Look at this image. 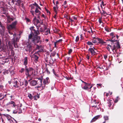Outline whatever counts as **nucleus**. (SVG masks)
Wrapping results in <instances>:
<instances>
[{"label":"nucleus","instance_id":"57","mask_svg":"<svg viewBox=\"0 0 123 123\" xmlns=\"http://www.w3.org/2000/svg\"><path fill=\"white\" fill-rule=\"evenodd\" d=\"M72 19V18L71 19L70 18V19H69V20H70L71 22V23H72L73 22H75V21L74 20Z\"/></svg>","mask_w":123,"mask_h":123},{"label":"nucleus","instance_id":"15","mask_svg":"<svg viewBox=\"0 0 123 123\" xmlns=\"http://www.w3.org/2000/svg\"><path fill=\"white\" fill-rule=\"evenodd\" d=\"M37 29V30H35L33 31L32 33L33 34V36H37L39 34V32L38 31V29Z\"/></svg>","mask_w":123,"mask_h":123},{"label":"nucleus","instance_id":"4","mask_svg":"<svg viewBox=\"0 0 123 123\" xmlns=\"http://www.w3.org/2000/svg\"><path fill=\"white\" fill-rule=\"evenodd\" d=\"M113 46L109 45L111 48L113 52H115L117 50V49L120 48V46L118 42H116L115 43H113Z\"/></svg>","mask_w":123,"mask_h":123},{"label":"nucleus","instance_id":"58","mask_svg":"<svg viewBox=\"0 0 123 123\" xmlns=\"http://www.w3.org/2000/svg\"><path fill=\"white\" fill-rule=\"evenodd\" d=\"M27 84H28V82H27V81L26 80H25V86H27Z\"/></svg>","mask_w":123,"mask_h":123},{"label":"nucleus","instance_id":"1","mask_svg":"<svg viewBox=\"0 0 123 123\" xmlns=\"http://www.w3.org/2000/svg\"><path fill=\"white\" fill-rule=\"evenodd\" d=\"M38 84L39 85L37 86V88H42V89L45 88V85L48 84L49 82V80L48 77H46L45 79H43V77L41 78H38Z\"/></svg>","mask_w":123,"mask_h":123},{"label":"nucleus","instance_id":"16","mask_svg":"<svg viewBox=\"0 0 123 123\" xmlns=\"http://www.w3.org/2000/svg\"><path fill=\"white\" fill-rule=\"evenodd\" d=\"M100 115H98L95 117L91 121V122L92 123L96 121L100 117Z\"/></svg>","mask_w":123,"mask_h":123},{"label":"nucleus","instance_id":"20","mask_svg":"<svg viewBox=\"0 0 123 123\" xmlns=\"http://www.w3.org/2000/svg\"><path fill=\"white\" fill-rule=\"evenodd\" d=\"M107 101V103L108 104V106L109 107H110L113 104L112 101L110 99L108 100Z\"/></svg>","mask_w":123,"mask_h":123},{"label":"nucleus","instance_id":"13","mask_svg":"<svg viewBox=\"0 0 123 123\" xmlns=\"http://www.w3.org/2000/svg\"><path fill=\"white\" fill-rule=\"evenodd\" d=\"M38 80L37 81H36L35 80H32L30 83L31 85L33 86H34L37 84V86H38V85H39V84L38 83V82H39V81L38 82Z\"/></svg>","mask_w":123,"mask_h":123},{"label":"nucleus","instance_id":"39","mask_svg":"<svg viewBox=\"0 0 123 123\" xmlns=\"http://www.w3.org/2000/svg\"><path fill=\"white\" fill-rule=\"evenodd\" d=\"M25 71V69L24 68H22L19 71V72L21 73H23Z\"/></svg>","mask_w":123,"mask_h":123},{"label":"nucleus","instance_id":"64","mask_svg":"<svg viewBox=\"0 0 123 123\" xmlns=\"http://www.w3.org/2000/svg\"><path fill=\"white\" fill-rule=\"evenodd\" d=\"M36 96H37V99L39 98L40 96H39V95H38L37 94H36Z\"/></svg>","mask_w":123,"mask_h":123},{"label":"nucleus","instance_id":"8","mask_svg":"<svg viewBox=\"0 0 123 123\" xmlns=\"http://www.w3.org/2000/svg\"><path fill=\"white\" fill-rule=\"evenodd\" d=\"M12 81L15 85H14V86L16 88H18L19 87V83L18 82H20V80L18 79L17 78H14L12 80Z\"/></svg>","mask_w":123,"mask_h":123},{"label":"nucleus","instance_id":"28","mask_svg":"<svg viewBox=\"0 0 123 123\" xmlns=\"http://www.w3.org/2000/svg\"><path fill=\"white\" fill-rule=\"evenodd\" d=\"M39 22H40L38 19H37L36 20L35 23H36V24L37 25H35L36 26V27H37V29H39V26H37V24L38 23H39Z\"/></svg>","mask_w":123,"mask_h":123},{"label":"nucleus","instance_id":"44","mask_svg":"<svg viewBox=\"0 0 123 123\" xmlns=\"http://www.w3.org/2000/svg\"><path fill=\"white\" fill-rule=\"evenodd\" d=\"M72 18L73 19L74 21L77 20V17L75 16H73Z\"/></svg>","mask_w":123,"mask_h":123},{"label":"nucleus","instance_id":"38","mask_svg":"<svg viewBox=\"0 0 123 123\" xmlns=\"http://www.w3.org/2000/svg\"><path fill=\"white\" fill-rule=\"evenodd\" d=\"M82 88L85 90H87L88 88V87L86 85H85L84 87H82Z\"/></svg>","mask_w":123,"mask_h":123},{"label":"nucleus","instance_id":"47","mask_svg":"<svg viewBox=\"0 0 123 123\" xmlns=\"http://www.w3.org/2000/svg\"><path fill=\"white\" fill-rule=\"evenodd\" d=\"M7 18L8 19H10L12 21H13V19L12 18H10L9 16H7Z\"/></svg>","mask_w":123,"mask_h":123},{"label":"nucleus","instance_id":"36","mask_svg":"<svg viewBox=\"0 0 123 123\" xmlns=\"http://www.w3.org/2000/svg\"><path fill=\"white\" fill-rule=\"evenodd\" d=\"M37 19H36V17L34 16V18L33 20V23L35 25H37L35 23Z\"/></svg>","mask_w":123,"mask_h":123},{"label":"nucleus","instance_id":"49","mask_svg":"<svg viewBox=\"0 0 123 123\" xmlns=\"http://www.w3.org/2000/svg\"><path fill=\"white\" fill-rule=\"evenodd\" d=\"M67 80H72L73 79V77H65Z\"/></svg>","mask_w":123,"mask_h":123},{"label":"nucleus","instance_id":"42","mask_svg":"<svg viewBox=\"0 0 123 123\" xmlns=\"http://www.w3.org/2000/svg\"><path fill=\"white\" fill-rule=\"evenodd\" d=\"M34 4H33L32 5H30V7H31V9H33L35 8V7L34 6Z\"/></svg>","mask_w":123,"mask_h":123},{"label":"nucleus","instance_id":"2","mask_svg":"<svg viewBox=\"0 0 123 123\" xmlns=\"http://www.w3.org/2000/svg\"><path fill=\"white\" fill-rule=\"evenodd\" d=\"M29 41H31L35 44L41 42V41L40 40V37L39 36H33V37L32 34L31 33L29 35Z\"/></svg>","mask_w":123,"mask_h":123},{"label":"nucleus","instance_id":"41","mask_svg":"<svg viewBox=\"0 0 123 123\" xmlns=\"http://www.w3.org/2000/svg\"><path fill=\"white\" fill-rule=\"evenodd\" d=\"M2 115L0 113V122L1 121V119L2 120V122H3V120L2 118Z\"/></svg>","mask_w":123,"mask_h":123},{"label":"nucleus","instance_id":"24","mask_svg":"<svg viewBox=\"0 0 123 123\" xmlns=\"http://www.w3.org/2000/svg\"><path fill=\"white\" fill-rule=\"evenodd\" d=\"M6 95H5L2 93H0V100H1L3 99L5 97H6Z\"/></svg>","mask_w":123,"mask_h":123},{"label":"nucleus","instance_id":"27","mask_svg":"<svg viewBox=\"0 0 123 123\" xmlns=\"http://www.w3.org/2000/svg\"><path fill=\"white\" fill-rule=\"evenodd\" d=\"M62 41V39H59L56 42L54 43V47H57L56 44L60 42H61Z\"/></svg>","mask_w":123,"mask_h":123},{"label":"nucleus","instance_id":"46","mask_svg":"<svg viewBox=\"0 0 123 123\" xmlns=\"http://www.w3.org/2000/svg\"><path fill=\"white\" fill-rule=\"evenodd\" d=\"M102 20V18H99L98 19V21L99 22L100 24H101L102 23V22L101 21Z\"/></svg>","mask_w":123,"mask_h":123},{"label":"nucleus","instance_id":"21","mask_svg":"<svg viewBox=\"0 0 123 123\" xmlns=\"http://www.w3.org/2000/svg\"><path fill=\"white\" fill-rule=\"evenodd\" d=\"M60 31L59 29L56 28H55V30H54V33H58L60 37H61V35L60 34Z\"/></svg>","mask_w":123,"mask_h":123},{"label":"nucleus","instance_id":"12","mask_svg":"<svg viewBox=\"0 0 123 123\" xmlns=\"http://www.w3.org/2000/svg\"><path fill=\"white\" fill-rule=\"evenodd\" d=\"M12 105L11 106L12 107H14L16 106V105L15 103L12 101H11L10 102L7 103L6 105V106L7 107L8 106Z\"/></svg>","mask_w":123,"mask_h":123},{"label":"nucleus","instance_id":"34","mask_svg":"<svg viewBox=\"0 0 123 123\" xmlns=\"http://www.w3.org/2000/svg\"><path fill=\"white\" fill-rule=\"evenodd\" d=\"M28 97H29L30 99L31 100L33 98V96H32L30 93H29L28 94Z\"/></svg>","mask_w":123,"mask_h":123},{"label":"nucleus","instance_id":"9","mask_svg":"<svg viewBox=\"0 0 123 123\" xmlns=\"http://www.w3.org/2000/svg\"><path fill=\"white\" fill-rule=\"evenodd\" d=\"M89 53L91 54V55H93L96 54L97 50L94 47L90 48L88 50Z\"/></svg>","mask_w":123,"mask_h":123},{"label":"nucleus","instance_id":"7","mask_svg":"<svg viewBox=\"0 0 123 123\" xmlns=\"http://www.w3.org/2000/svg\"><path fill=\"white\" fill-rule=\"evenodd\" d=\"M12 81L15 85H14V86L16 88H18L19 87V83L18 82H20V80L18 79L17 78H14L12 80Z\"/></svg>","mask_w":123,"mask_h":123},{"label":"nucleus","instance_id":"56","mask_svg":"<svg viewBox=\"0 0 123 123\" xmlns=\"http://www.w3.org/2000/svg\"><path fill=\"white\" fill-rule=\"evenodd\" d=\"M46 71L47 73L48 74H50V72L47 68L46 69Z\"/></svg>","mask_w":123,"mask_h":123},{"label":"nucleus","instance_id":"62","mask_svg":"<svg viewBox=\"0 0 123 123\" xmlns=\"http://www.w3.org/2000/svg\"><path fill=\"white\" fill-rule=\"evenodd\" d=\"M26 21L27 22H29L30 21V20L28 18H26Z\"/></svg>","mask_w":123,"mask_h":123},{"label":"nucleus","instance_id":"55","mask_svg":"<svg viewBox=\"0 0 123 123\" xmlns=\"http://www.w3.org/2000/svg\"><path fill=\"white\" fill-rule=\"evenodd\" d=\"M104 57L105 59L106 60L107 58V55H104Z\"/></svg>","mask_w":123,"mask_h":123},{"label":"nucleus","instance_id":"30","mask_svg":"<svg viewBox=\"0 0 123 123\" xmlns=\"http://www.w3.org/2000/svg\"><path fill=\"white\" fill-rule=\"evenodd\" d=\"M56 8L55 7H54V12L56 13V14L57 12L56 11V10L58 8L57 7V5L58 4V1H57L56 2Z\"/></svg>","mask_w":123,"mask_h":123},{"label":"nucleus","instance_id":"63","mask_svg":"<svg viewBox=\"0 0 123 123\" xmlns=\"http://www.w3.org/2000/svg\"><path fill=\"white\" fill-rule=\"evenodd\" d=\"M17 113V111H13V113L14 114H16Z\"/></svg>","mask_w":123,"mask_h":123},{"label":"nucleus","instance_id":"25","mask_svg":"<svg viewBox=\"0 0 123 123\" xmlns=\"http://www.w3.org/2000/svg\"><path fill=\"white\" fill-rule=\"evenodd\" d=\"M64 18H66L67 19H70V16L67 14H65L64 15Z\"/></svg>","mask_w":123,"mask_h":123},{"label":"nucleus","instance_id":"11","mask_svg":"<svg viewBox=\"0 0 123 123\" xmlns=\"http://www.w3.org/2000/svg\"><path fill=\"white\" fill-rule=\"evenodd\" d=\"M0 27L1 28V30H0V33L1 35H3L4 32L5 31V28L4 26L1 23L0 21Z\"/></svg>","mask_w":123,"mask_h":123},{"label":"nucleus","instance_id":"3","mask_svg":"<svg viewBox=\"0 0 123 123\" xmlns=\"http://www.w3.org/2000/svg\"><path fill=\"white\" fill-rule=\"evenodd\" d=\"M0 6L2 8L1 10L3 11V12L1 11V13L7 15V13H6L5 12L7 10L8 8L7 5L4 3L3 2L1 1L0 2Z\"/></svg>","mask_w":123,"mask_h":123},{"label":"nucleus","instance_id":"23","mask_svg":"<svg viewBox=\"0 0 123 123\" xmlns=\"http://www.w3.org/2000/svg\"><path fill=\"white\" fill-rule=\"evenodd\" d=\"M32 57L34 59L35 61L37 62L38 61V57L35 55H33L32 56Z\"/></svg>","mask_w":123,"mask_h":123},{"label":"nucleus","instance_id":"14","mask_svg":"<svg viewBox=\"0 0 123 123\" xmlns=\"http://www.w3.org/2000/svg\"><path fill=\"white\" fill-rule=\"evenodd\" d=\"M35 14L37 15L38 18L39 19L40 17V15L41 12L38 10V8L36 7L35 10Z\"/></svg>","mask_w":123,"mask_h":123},{"label":"nucleus","instance_id":"52","mask_svg":"<svg viewBox=\"0 0 123 123\" xmlns=\"http://www.w3.org/2000/svg\"><path fill=\"white\" fill-rule=\"evenodd\" d=\"M34 27L33 26V27H31L30 28V29L31 30V31L32 32V31H33V30H35V29H34Z\"/></svg>","mask_w":123,"mask_h":123},{"label":"nucleus","instance_id":"10","mask_svg":"<svg viewBox=\"0 0 123 123\" xmlns=\"http://www.w3.org/2000/svg\"><path fill=\"white\" fill-rule=\"evenodd\" d=\"M17 23V21H15L14 22L12 23L11 25H10L8 26L7 28L8 29L10 30L15 28Z\"/></svg>","mask_w":123,"mask_h":123},{"label":"nucleus","instance_id":"53","mask_svg":"<svg viewBox=\"0 0 123 123\" xmlns=\"http://www.w3.org/2000/svg\"><path fill=\"white\" fill-rule=\"evenodd\" d=\"M33 98H34V100H37V99L36 95L33 96Z\"/></svg>","mask_w":123,"mask_h":123},{"label":"nucleus","instance_id":"33","mask_svg":"<svg viewBox=\"0 0 123 123\" xmlns=\"http://www.w3.org/2000/svg\"><path fill=\"white\" fill-rule=\"evenodd\" d=\"M87 43L88 45H90V47L92 46V45H93V43L92 42H91L88 41L87 42Z\"/></svg>","mask_w":123,"mask_h":123},{"label":"nucleus","instance_id":"54","mask_svg":"<svg viewBox=\"0 0 123 123\" xmlns=\"http://www.w3.org/2000/svg\"><path fill=\"white\" fill-rule=\"evenodd\" d=\"M72 50L71 49H70L68 51V53L69 54H70L72 52Z\"/></svg>","mask_w":123,"mask_h":123},{"label":"nucleus","instance_id":"48","mask_svg":"<svg viewBox=\"0 0 123 123\" xmlns=\"http://www.w3.org/2000/svg\"><path fill=\"white\" fill-rule=\"evenodd\" d=\"M8 72L9 71L8 70H6L4 72H3V73L4 74H7Z\"/></svg>","mask_w":123,"mask_h":123},{"label":"nucleus","instance_id":"26","mask_svg":"<svg viewBox=\"0 0 123 123\" xmlns=\"http://www.w3.org/2000/svg\"><path fill=\"white\" fill-rule=\"evenodd\" d=\"M92 42L93 43H98V38H93L92 40Z\"/></svg>","mask_w":123,"mask_h":123},{"label":"nucleus","instance_id":"59","mask_svg":"<svg viewBox=\"0 0 123 123\" xmlns=\"http://www.w3.org/2000/svg\"><path fill=\"white\" fill-rule=\"evenodd\" d=\"M108 41H111V42L112 43H111V44H112L114 42H115V41H112V39L111 40V39H109V40H108Z\"/></svg>","mask_w":123,"mask_h":123},{"label":"nucleus","instance_id":"35","mask_svg":"<svg viewBox=\"0 0 123 123\" xmlns=\"http://www.w3.org/2000/svg\"><path fill=\"white\" fill-rule=\"evenodd\" d=\"M102 84H97V86L98 88H100L102 87ZM103 86L104 87V86Z\"/></svg>","mask_w":123,"mask_h":123},{"label":"nucleus","instance_id":"45","mask_svg":"<svg viewBox=\"0 0 123 123\" xmlns=\"http://www.w3.org/2000/svg\"><path fill=\"white\" fill-rule=\"evenodd\" d=\"M119 99V97L117 96V98L116 99L115 101V103H117L118 101V100Z\"/></svg>","mask_w":123,"mask_h":123},{"label":"nucleus","instance_id":"50","mask_svg":"<svg viewBox=\"0 0 123 123\" xmlns=\"http://www.w3.org/2000/svg\"><path fill=\"white\" fill-rule=\"evenodd\" d=\"M109 45H108V46L106 47L107 49V50H108L109 51H110V48H111L110 47Z\"/></svg>","mask_w":123,"mask_h":123},{"label":"nucleus","instance_id":"19","mask_svg":"<svg viewBox=\"0 0 123 123\" xmlns=\"http://www.w3.org/2000/svg\"><path fill=\"white\" fill-rule=\"evenodd\" d=\"M114 34L113 32L111 33L110 34V35L111 36V37L112 38V41H116V39H114V37H116V36L114 35Z\"/></svg>","mask_w":123,"mask_h":123},{"label":"nucleus","instance_id":"5","mask_svg":"<svg viewBox=\"0 0 123 123\" xmlns=\"http://www.w3.org/2000/svg\"><path fill=\"white\" fill-rule=\"evenodd\" d=\"M25 74L26 75L28 76H30L32 74L33 69L32 68H27V66H26L25 67Z\"/></svg>","mask_w":123,"mask_h":123},{"label":"nucleus","instance_id":"6","mask_svg":"<svg viewBox=\"0 0 123 123\" xmlns=\"http://www.w3.org/2000/svg\"><path fill=\"white\" fill-rule=\"evenodd\" d=\"M13 37L12 39V43L14 44L15 47L17 48L18 47V46L17 44V42L18 41L19 38H18V37H15L16 36V34H14L13 35Z\"/></svg>","mask_w":123,"mask_h":123},{"label":"nucleus","instance_id":"51","mask_svg":"<svg viewBox=\"0 0 123 123\" xmlns=\"http://www.w3.org/2000/svg\"><path fill=\"white\" fill-rule=\"evenodd\" d=\"M79 39V37L78 36H77L76 38V39H75V41L76 42H78Z\"/></svg>","mask_w":123,"mask_h":123},{"label":"nucleus","instance_id":"32","mask_svg":"<svg viewBox=\"0 0 123 123\" xmlns=\"http://www.w3.org/2000/svg\"><path fill=\"white\" fill-rule=\"evenodd\" d=\"M54 56L56 57L55 59H54V60H56V59H57V58H59V57L58 53L54 52Z\"/></svg>","mask_w":123,"mask_h":123},{"label":"nucleus","instance_id":"17","mask_svg":"<svg viewBox=\"0 0 123 123\" xmlns=\"http://www.w3.org/2000/svg\"><path fill=\"white\" fill-rule=\"evenodd\" d=\"M26 47V48L25 49L26 51H30L32 50V47L31 44H27Z\"/></svg>","mask_w":123,"mask_h":123},{"label":"nucleus","instance_id":"29","mask_svg":"<svg viewBox=\"0 0 123 123\" xmlns=\"http://www.w3.org/2000/svg\"><path fill=\"white\" fill-rule=\"evenodd\" d=\"M15 1L17 2L16 4L20 6L21 3V0H15Z\"/></svg>","mask_w":123,"mask_h":123},{"label":"nucleus","instance_id":"60","mask_svg":"<svg viewBox=\"0 0 123 123\" xmlns=\"http://www.w3.org/2000/svg\"><path fill=\"white\" fill-rule=\"evenodd\" d=\"M34 4V6H36L37 7L39 6L36 3H35Z\"/></svg>","mask_w":123,"mask_h":123},{"label":"nucleus","instance_id":"43","mask_svg":"<svg viewBox=\"0 0 123 123\" xmlns=\"http://www.w3.org/2000/svg\"><path fill=\"white\" fill-rule=\"evenodd\" d=\"M102 5L103 6H105L106 5V3H104V2L103 1H102L101 4V6L102 8Z\"/></svg>","mask_w":123,"mask_h":123},{"label":"nucleus","instance_id":"61","mask_svg":"<svg viewBox=\"0 0 123 123\" xmlns=\"http://www.w3.org/2000/svg\"><path fill=\"white\" fill-rule=\"evenodd\" d=\"M45 9L48 13H50V12L46 8H45Z\"/></svg>","mask_w":123,"mask_h":123},{"label":"nucleus","instance_id":"31","mask_svg":"<svg viewBox=\"0 0 123 123\" xmlns=\"http://www.w3.org/2000/svg\"><path fill=\"white\" fill-rule=\"evenodd\" d=\"M3 115L4 116L6 117L8 119H10L11 117V116L9 115L6 114H3Z\"/></svg>","mask_w":123,"mask_h":123},{"label":"nucleus","instance_id":"37","mask_svg":"<svg viewBox=\"0 0 123 123\" xmlns=\"http://www.w3.org/2000/svg\"><path fill=\"white\" fill-rule=\"evenodd\" d=\"M105 31L108 32H110L111 31V30L110 29L107 27H105Z\"/></svg>","mask_w":123,"mask_h":123},{"label":"nucleus","instance_id":"40","mask_svg":"<svg viewBox=\"0 0 123 123\" xmlns=\"http://www.w3.org/2000/svg\"><path fill=\"white\" fill-rule=\"evenodd\" d=\"M104 118L105 121L108 120L109 119L108 117L107 116H105L104 117Z\"/></svg>","mask_w":123,"mask_h":123},{"label":"nucleus","instance_id":"22","mask_svg":"<svg viewBox=\"0 0 123 123\" xmlns=\"http://www.w3.org/2000/svg\"><path fill=\"white\" fill-rule=\"evenodd\" d=\"M98 43H102V44L105 43V42H104L101 39L98 38Z\"/></svg>","mask_w":123,"mask_h":123},{"label":"nucleus","instance_id":"18","mask_svg":"<svg viewBox=\"0 0 123 123\" xmlns=\"http://www.w3.org/2000/svg\"><path fill=\"white\" fill-rule=\"evenodd\" d=\"M28 64V57H25L24 59V62H23V64L24 65H25V66H26V65Z\"/></svg>","mask_w":123,"mask_h":123}]
</instances>
